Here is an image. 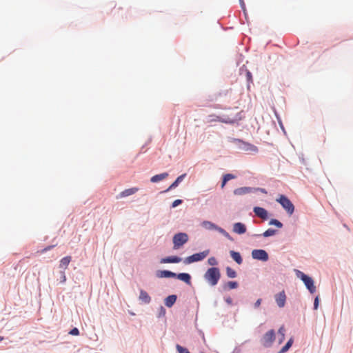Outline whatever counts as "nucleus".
I'll return each instance as SVG.
<instances>
[{
	"instance_id": "1",
	"label": "nucleus",
	"mask_w": 353,
	"mask_h": 353,
	"mask_svg": "<svg viewBox=\"0 0 353 353\" xmlns=\"http://www.w3.org/2000/svg\"><path fill=\"white\" fill-rule=\"evenodd\" d=\"M221 278V272L218 268H209L204 274V279L211 285H216Z\"/></svg>"
},
{
	"instance_id": "2",
	"label": "nucleus",
	"mask_w": 353,
	"mask_h": 353,
	"mask_svg": "<svg viewBox=\"0 0 353 353\" xmlns=\"http://www.w3.org/2000/svg\"><path fill=\"white\" fill-rule=\"evenodd\" d=\"M296 275L298 278L302 280L310 293L314 294L316 292V287L314 284V281L311 277L305 274L300 270H296Z\"/></svg>"
},
{
	"instance_id": "3",
	"label": "nucleus",
	"mask_w": 353,
	"mask_h": 353,
	"mask_svg": "<svg viewBox=\"0 0 353 353\" xmlns=\"http://www.w3.org/2000/svg\"><path fill=\"white\" fill-rule=\"evenodd\" d=\"M276 201L282 205L290 215H292L294 213V206L287 196L285 195H280Z\"/></svg>"
},
{
	"instance_id": "4",
	"label": "nucleus",
	"mask_w": 353,
	"mask_h": 353,
	"mask_svg": "<svg viewBox=\"0 0 353 353\" xmlns=\"http://www.w3.org/2000/svg\"><path fill=\"white\" fill-rule=\"evenodd\" d=\"M210 253L209 250H204L201 252L194 254L191 256L186 257L183 262L185 264H190L194 262H197L204 259Z\"/></svg>"
},
{
	"instance_id": "5",
	"label": "nucleus",
	"mask_w": 353,
	"mask_h": 353,
	"mask_svg": "<svg viewBox=\"0 0 353 353\" xmlns=\"http://www.w3.org/2000/svg\"><path fill=\"white\" fill-rule=\"evenodd\" d=\"M188 241V236L185 233L176 234L173 237L174 249H179Z\"/></svg>"
},
{
	"instance_id": "6",
	"label": "nucleus",
	"mask_w": 353,
	"mask_h": 353,
	"mask_svg": "<svg viewBox=\"0 0 353 353\" xmlns=\"http://www.w3.org/2000/svg\"><path fill=\"white\" fill-rule=\"evenodd\" d=\"M201 225L205 228L206 230H215L219 232L220 233L223 234L226 237L229 236V234L223 228H219V226L216 225L214 223L208 221H204L201 223Z\"/></svg>"
},
{
	"instance_id": "7",
	"label": "nucleus",
	"mask_w": 353,
	"mask_h": 353,
	"mask_svg": "<svg viewBox=\"0 0 353 353\" xmlns=\"http://www.w3.org/2000/svg\"><path fill=\"white\" fill-rule=\"evenodd\" d=\"M252 256L254 259L267 261L268 260V254L263 250H254L252 252Z\"/></svg>"
},
{
	"instance_id": "8",
	"label": "nucleus",
	"mask_w": 353,
	"mask_h": 353,
	"mask_svg": "<svg viewBox=\"0 0 353 353\" xmlns=\"http://www.w3.org/2000/svg\"><path fill=\"white\" fill-rule=\"evenodd\" d=\"M275 337V333L273 330L267 332L263 337V344L264 346H270L274 341Z\"/></svg>"
},
{
	"instance_id": "9",
	"label": "nucleus",
	"mask_w": 353,
	"mask_h": 353,
	"mask_svg": "<svg viewBox=\"0 0 353 353\" xmlns=\"http://www.w3.org/2000/svg\"><path fill=\"white\" fill-rule=\"evenodd\" d=\"M276 304L279 307H283L286 301V295L284 291H282L274 296Z\"/></svg>"
},
{
	"instance_id": "10",
	"label": "nucleus",
	"mask_w": 353,
	"mask_h": 353,
	"mask_svg": "<svg viewBox=\"0 0 353 353\" xmlns=\"http://www.w3.org/2000/svg\"><path fill=\"white\" fill-rule=\"evenodd\" d=\"M253 211L258 217H259L263 220L268 219V211L265 209H264L263 208L254 207L253 209Z\"/></svg>"
},
{
	"instance_id": "11",
	"label": "nucleus",
	"mask_w": 353,
	"mask_h": 353,
	"mask_svg": "<svg viewBox=\"0 0 353 353\" xmlns=\"http://www.w3.org/2000/svg\"><path fill=\"white\" fill-rule=\"evenodd\" d=\"M239 143H241V149L245 152H257L258 148L256 146L252 145L248 143L243 142L241 140H237Z\"/></svg>"
},
{
	"instance_id": "12",
	"label": "nucleus",
	"mask_w": 353,
	"mask_h": 353,
	"mask_svg": "<svg viewBox=\"0 0 353 353\" xmlns=\"http://www.w3.org/2000/svg\"><path fill=\"white\" fill-rule=\"evenodd\" d=\"M254 188L250 187H242L236 188L234 190V194L237 196H241L246 194L253 192Z\"/></svg>"
},
{
	"instance_id": "13",
	"label": "nucleus",
	"mask_w": 353,
	"mask_h": 353,
	"mask_svg": "<svg viewBox=\"0 0 353 353\" xmlns=\"http://www.w3.org/2000/svg\"><path fill=\"white\" fill-rule=\"evenodd\" d=\"M212 121H219L225 123H233L234 120L227 118V119H223L221 118L219 116L216 115H210L208 117V122H212Z\"/></svg>"
},
{
	"instance_id": "14",
	"label": "nucleus",
	"mask_w": 353,
	"mask_h": 353,
	"mask_svg": "<svg viewBox=\"0 0 353 353\" xmlns=\"http://www.w3.org/2000/svg\"><path fill=\"white\" fill-rule=\"evenodd\" d=\"M138 190H139V189L137 188H132L126 189V190L122 191L121 192H120L118 196H117V199H121V198H123V197H126V196L132 195V194H135Z\"/></svg>"
},
{
	"instance_id": "15",
	"label": "nucleus",
	"mask_w": 353,
	"mask_h": 353,
	"mask_svg": "<svg viewBox=\"0 0 353 353\" xmlns=\"http://www.w3.org/2000/svg\"><path fill=\"white\" fill-rule=\"evenodd\" d=\"M233 232L239 234H244L246 232V227L242 223H236L233 225Z\"/></svg>"
},
{
	"instance_id": "16",
	"label": "nucleus",
	"mask_w": 353,
	"mask_h": 353,
	"mask_svg": "<svg viewBox=\"0 0 353 353\" xmlns=\"http://www.w3.org/2000/svg\"><path fill=\"white\" fill-rule=\"evenodd\" d=\"M181 258L176 256L163 258L161 260V263H177L181 261Z\"/></svg>"
},
{
	"instance_id": "17",
	"label": "nucleus",
	"mask_w": 353,
	"mask_h": 353,
	"mask_svg": "<svg viewBox=\"0 0 353 353\" xmlns=\"http://www.w3.org/2000/svg\"><path fill=\"white\" fill-rule=\"evenodd\" d=\"M178 279L185 282L188 285H191V276L188 273H179L176 274L175 276Z\"/></svg>"
},
{
	"instance_id": "18",
	"label": "nucleus",
	"mask_w": 353,
	"mask_h": 353,
	"mask_svg": "<svg viewBox=\"0 0 353 353\" xmlns=\"http://www.w3.org/2000/svg\"><path fill=\"white\" fill-rule=\"evenodd\" d=\"M139 299L142 303H145V304L149 303L151 301V298L149 296V294L147 293V292H145L143 290H141L140 291V294H139Z\"/></svg>"
},
{
	"instance_id": "19",
	"label": "nucleus",
	"mask_w": 353,
	"mask_h": 353,
	"mask_svg": "<svg viewBox=\"0 0 353 353\" xmlns=\"http://www.w3.org/2000/svg\"><path fill=\"white\" fill-rule=\"evenodd\" d=\"M168 176V174L167 172H163L159 174H156L151 177L150 181L152 183H157L160 181H162L166 179Z\"/></svg>"
},
{
	"instance_id": "20",
	"label": "nucleus",
	"mask_w": 353,
	"mask_h": 353,
	"mask_svg": "<svg viewBox=\"0 0 353 353\" xmlns=\"http://www.w3.org/2000/svg\"><path fill=\"white\" fill-rule=\"evenodd\" d=\"M185 175V174H183L178 176L177 179L170 185V187L165 192H168L170 190L176 188L179 185V183L182 181V180L184 179Z\"/></svg>"
},
{
	"instance_id": "21",
	"label": "nucleus",
	"mask_w": 353,
	"mask_h": 353,
	"mask_svg": "<svg viewBox=\"0 0 353 353\" xmlns=\"http://www.w3.org/2000/svg\"><path fill=\"white\" fill-rule=\"evenodd\" d=\"M157 276L161 278H163V277L170 278V277H175L176 276V274L174 272H172L171 271H169V270H163V271H160L157 274Z\"/></svg>"
},
{
	"instance_id": "22",
	"label": "nucleus",
	"mask_w": 353,
	"mask_h": 353,
	"mask_svg": "<svg viewBox=\"0 0 353 353\" xmlns=\"http://www.w3.org/2000/svg\"><path fill=\"white\" fill-rule=\"evenodd\" d=\"M230 254L232 259L239 265L242 263L243 259L239 252L232 250L230 252Z\"/></svg>"
},
{
	"instance_id": "23",
	"label": "nucleus",
	"mask_w": 353,
	"mask_h": 353,
	"mask_svg": "<svg viewBox=\"0 0 353 353\" xmlns=\"http://www.w3.org/2000/svg\"><path fill=\"white\" fill-rule=\"evenodd\" d=\"M176 301V295H170L165 298V305L168 307H171L174 304Z\"/></svg>"
},
{
	"instance_id": "24",
	"label": "nucleus",
	"mask_w": 353,
	"mask_h": 353,
	"mask_svg": "<svg viewBox=\"0 0 353 353\" xmlns=\"http://www.w3.org/2000/svg\"><path fill=\"white\" fill-rule=\"evenodd\" d=\"M70 261H71L70 256L63 257L60 261V265H59L60 268L66 269L68 265H69Z\"/></svg>"
},
{
	"instance_id": "25",
	"label": "nucleus",
	"mask_w": 353,
	"mask_h": 353,
	"mask_svg": "<svg viewBox=\"0 0 353 353\" xmlns=\"http://www.w3.org/2000/svg\"><path fill=\"white\" fill-rule=\"evenodd\" d=\"M292 343H293V341L292 339H290L287 342V343L281 348L279 353H285V352H287L289 350V348L292 346Z\"/></svg>"
},
{
	"instance_id": "26",
	"label": "nucleus",
	"mask_w": 353,
	"mask_h": 353,
	"mask_svg": "<svg viewBox=\"0 0 353 353\" xmlns=\"http://www.w3.org/2000/svg\"><path fill=\"white\" fill-rule=\"evenodd\" d=\"M226 274L229 278H234L236 276V273L235 270H234L233 269H232L230 267H228L226 268Z\"/></svg>"
},
{
	"instance_id": "27",
	"label": "nucleus",
	"mask_w": 353,
	"mask_h": 353,
	"mask_svg": "<svg viewBox=\"0 0 353 353\" xmlns=\"http://www.w3.org/2000/svg\"><path fill=\"white\" fill-rule=\"evenodd\" d=\"M276 234V230L272 228L268 229L263 234L264 237H268L271 236H274Z\"/></svg>"
},
{
	"instance_id": "28",
	"label": "nucleus",
	"mask_w": 353,
	"mask_h": 353,
	"mask_svg": "<svg viewBox=\"0 0 353 353\" xmlns=\"http://www.w3.org/2000/svg\"><path fill=\"white\" fill-rule=\"evenodd\" d=\"M270 225H275L279 228H281L283 227V223L278 221L277 219H271L269 222Z\"/></svg>"
},
{
	"instance_id": "29",
	"label": "nucleus",
	"mask_w": 353,
	"mask_h": 353,
	"mask_svg": "<svg viewBox=\"0 0 353 353\" xmlns=\"http://www.w3.org/2000/svg\"><path fill=\"white\" fill-rule=\"evenodd\" d=\"M225 287H227L228 289H235L238 287V283L236 281H229L225 285Z\"/></svg>"
},
{
	"instance_id": "30",
	"label": "nucleus",
	"mask_w": 353,
	"mask_h": 353,
	"mask_svg": "<svg viewBox=\"0 0 353 353\" xmlns=\"http://www.w3.org/2000/svg\"><path fill=\"white\" fill-rule=\"evenodd\" d=\"M176 348L179 353H190L188 350L185 347L181 346L180 345H176Z\"/></svg>"
},
{
	"instance_id": "31",
	"label": "nucleus",
	"mask_w": 353,
	"mask_h": 353,
	"mask_svg": "<svg viewBox=\"0 0 353 353\" xmlns=\"http://www.w3.org/2000/svg\"><path fill=\"white\" fill-rule=\"evenodd\" d=\"M176 348L179 353H190L188 350L185 347L181 346L180 345H176Z\"/></svg>"
},
{
	"instance_id": "32",
	"label": "nucleus",
	"mask_w": 353,
	"mask_h": 353,
	"mask_svg": "<svg viewBox=\"0 0 353 353\" xmlns=\"http://www.w3.org/2000/svg\"><path fill=\"white\" fill-rule=\"evenodd\" d=\"M208 263L210 265L214 266V265H216L218 264V261H217V260H216V259L215 257L212 256V257H210L208 259Z\"/></svg>"
},
{
	"instance_id": "33",
	"label": "nucleus",
	"mask_w": 353,
	"mask_h": 353,
	"mask_svg": "<svg viewBox=\"0 0 353 353\" xmlns=\"http://www.w3.org/2000/svg\"><path fill=\"white\" fill-rule=\"evenodd\" d=\"M223 178L225 179V180L227 181L231 180V179H234L236 178V176H234V174H224Z\"/></svg>"
},
{
	"instance_id": "34",
	"label": "nucleus",
	"mask_w": 353,
	"mask_h": 353,
	"mask_svg": "<svg viewBox=\"0 0 353 353\" xmlns=\"http://www.w3.org/2000/svg\"><path fill=\"white\" fill-rule=\"evenodd\" d=\"M69 334L71 335L77 336L79 334V331L77 328L74 327L70 331Z\"/></svg>"
},
{
	"instance_id": "35",
	"label": "nucleus",
	"mask_w": 353,
	"mask_h": 353,
	"mask_svg": "<svg viewBox=\"0 0 353 353\" xmlns=\"http://www.w3.org/2000/svg\"><path fill=\"white\" fill-rule=\"evenodd\" d=\"M182 202H183V201H182V200H181V199H176V200H175V201L172 203V208H175V207L178 206L179 205L181 204V203H182Z\"/></svg>"
},
{
	"instance_id": "36",
	"label": "nucleus",
	"mask_w": 353,
	"mask_h": 353,
	"mask_svg": "<svg viewBox=\"0 0 353 353\" xmlns=\"http://www.w3.org/2000/svg\"><path fill=\"white\" fill-rule=\"evenodd\" d=\"M257 191H259V192H262L263 194H267L268 193L267 191L265 189H263V188H254L253 192H257Z\"/></svg>"
},
{
	"instance_id": "37",
	"label": "nucleus",
	"mask_w": 353,
	"mask_h": 353,
	"mask_svg": "<svg viewBox=\"0 0 353 353\" xmlns=\"http://www.w3.org/2000/svg\"><path fill=\"white\" fill-rule=\"evenodd\" d=\"M318 307H319V296H316L314 299V309L317 310Z\"/></svg>"
},
{
	"instance_id": "38",
	"label": "nucleus",
	"mask_w": 353,
	"mask_h": 353,
	"mask_svg": "<svg viewBox=\"0 0 353 353\" xmlns=\"http://www.w3.org/2000/svg\"><path fill=\"white\" fill-rule=\"evenodd\" d=\"M284 332H285V330H284L283 327H280V329L279 330V333L282 336V338L284 337Z\"/></svg>"
},
{
	"instance_id": "39",
	"label": "nucleus",
	"mask_w": 353,
	"mask_h": 353,
	"mask_svg": "<svg viewBox=\"0 0 353 353\" xmlns=\"http://www.w3.org/2000/svg\"><path fill=\"white\" fill-rule=\"evenodd\" d=\"M53 247H54V245H51V246H48V247L45 248L43 250H41V253H43V252H46L50 250Z\"/></svg>"
},
{
	"instance_id": "40",
	"label": "nucleus",
	"mask_w": 353,
	"mask_h": 353,
	"mask_svg": "<svg viewBox=\"0 0 353 353\" xmlns=\"http://www.w3.org/2000/svg\"><path fill=\"white\" fill-rule=\"evenodd\" d=\"M261 299H259L254 303V306L255 307H259L261 305Z\"/></svg>"
},
{
	"instance_id": "41",
	"label": "nucleus",
	"mask_w": 353,
	"mask_h": 353,
	"mask_svg": "<svg viewBox=\"0 0 353 353\" xmlns=\"http://www.w3.org/2000/svg\"><path fill=\"white\" fill-rule=\"evenodd\" d=\"M227 182L228 181L225 180V179L223 178V181H222V183H221V188L222 189L224 188V187H225V184L227 183Z\"/></svg>"
},
{
	"instance_id": "42",
	"label": "nucleus",
	"mask_w": 353,
	"mask_h": 353,
	"mask_svg": "<svg viewBox=\"0 0 353 353\" xmlns=\"http://www.w3.org/2000/svg\"><path fill=\"white\" fill-rule=\"evenodd\" d=\"M61 282L62 283H64L65 281H66V277H65V273L63 272H61Z\"/></svg>"
},
{
	"instance_id": "43",
	"label": "nucleus",
	"mask_w": 353,
	"mask_h": 353,
	"mask_svg": "<svg viewBox=\"0 0 353 353\" xmlns=\"http://www.w3.org/2000/svg\"><path fill=\"white\" fill-rule=\"evenodd\" d=\"M247 78L248 81H252V74L251 72L249 71L247 72Z\"/></svg>"
},
{
	"instance_id": "44",
	"label": "nucleus",
	"mask_w": 353,
	"mask_h": 353,
	"mask_svg": "<svg viewBox=\"0 0 353 353\" xmlns=\"http://www.w3.org/2000/svg\"><path fill=\"white\" fill-rule=\"evenodd\" d=\"M225 301L228 303V304H232V299L230 298V297H228L225 299Z\"/></svg>"
},
{
	"instance_id": "45",
	"label": "nucleus",
	"mask_w": 353,
	"mask_h": 353,
	"mask_svg": "<svg viewBox=\"0 0 353 353\" xmlns=\"http://www.w3.org/2000/svg\"><path fill=\"white\" fill-rule=\"evenodd\" d=\"M161 311L162 314L164 315V314H165V309L163 308V307H161Z\"/></svg>"
},
{
	"instance_id": "46",
	"label": "nucleus",
	"mask_w": 353,
	"mask_h": 353,
	"mask_svg": "<svg viewBox=\"0 0 353 353\" xmlns=\"http://www.w3.org/2000/svg\"><path fill=\"white\" fill-rule=\"evenodd\" d=\"M3 340V336H0V341H1Z\"/></svg>"
}]
</instances>
